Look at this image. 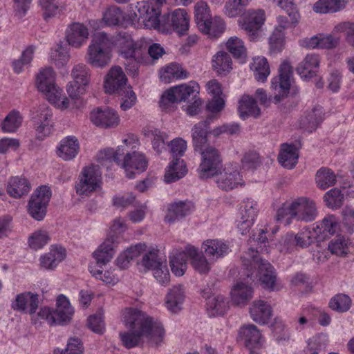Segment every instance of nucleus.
Wrapping results in <instances>:
<instances>
[{
	"label": "nucleus",
	"mask_w": 354,
	"mask_h": 354,
	"mask_svg": "<svg viewBox=\"0 0 354 354\" xmlns=\"http://www.w3.org/2000/svg\"><path fill=\"white\" fill-rule=\"evenodd\" d=\"M80 143L78 139L73 136L63 138L57 147L56 153L58 157L65 161L73 160L79 153Z\"/></svg>",
	"instance_id": "nucleus-27"
},
{
	"label": "nucleus",
	"mask_w": 354,
	"mask_h": 354,
	"mask_svg": "<svg viewBox=\"0 0 354 354\" xmlns=\"http://www.w3.org/2000/svg\"><path fill=\"white\" fill-rule=\"evenodd\" d=\"M189 77V73L181 65L171 63L162 67L159 71V77L161 82L167 84L175 80H184Z\"/></svg>",
	"instance_id": "nucleus-35"
},
{
	"label": "nucleus",
	"mask_w": 354,
	"mask_h": 354,
	"mask_svg": "<svg viewBox=\"0 0 354 354\" xmlns=\"http://www.w3.org/2000/svg\"><path fill=\"white\" fill-rule=\"evenodd\" d=\"M242 261L248 269L257 268V277L263 288L274 290L276 276L273 272V268L266 260L258 258V251L249 248L241 257Z\"/></svg>",
	"instance_id": "nucleus-7"
},
{
	"label": "nucleus",
	"mask_w": 354,
	"mask_h": 354,
	"mask_svg": "<svg viewBox=\"0 0 354 354\" xmlns=\"http://www.w3.org/2000/svg\"><path fill=\"white\" fill-rule=\"evenodd\" d=\"M50 196V189L46 185L40 186L32 194L28 203V211L34 219L37 221L44 219Z\"/></svg>",
	"instance_id": "nucleus-15"
},
{
	"label": "nucleus",
	"mask_w": 354,
	"mask_h": 354,
	"mask_svg": "<svg viewBox=\"0 0 354 354\" xmlns=\"http://www.w3.org/2000/svg\"><path fill=\"white\" fill-rule=\"evenodd\" d=\"M112 58V49L110 46H88L86 61L91 66L104 68Z\"/></svg>",
	"instance_id": "nucleus-21"
},
{
	"label": "nucleus",
	"mask_w": 354,
	"mask_h": 354,
	"mask_svg": "<svg viewBox=\"0 0 354 354\" xmlns=\"http://www.w3.org/2000/svg\"><path fill=\"white\" fill-rule=\"evenodd\" d=\"M22 118L16 111H11L3 120L1 128L6 133H14L21 126Z\"/></svg>",
	"instance_id": "nucleus-57"
},
{
	"label": "nucleus",
	"mask_w": 354,
	"mask_h": 354,
	"mask_svg": "<svg viewBox=\"0 0 354 354\" xmlns=\"http://www.w3.org/2000/svg\"><path fill=\"white\" fill-rule=\"evenodd\" d=\"M73 81L67 86L71 98H77L86 91L90 82V69L84 64L75 65L71 71Z\"/></svg>",
	"instance_id": "nucleus-16"
},
{
	"label": "nucleus",
	"mask_w": 354,
	"mask_h": 354,
	"mask_svg": "<svg viewBox=\"0 0 354 354\" xmlns=\"http://www.w3.org/2000/svg\"><path fill=\"white\" fill-rule=\"evenodd\" d=\"M324 199L328 207L337 209L343 204L344 194L339 189L334 188L324 194Z\"/></svg>",
	"instance_id": "nucleus-61"
},
{
	"label": "nucleus",
	"mask_w": 354,
	"mask_h": 354,
	"mask_svg": "<svg viewBox=\"0 0 354 354\" xmlns=\"http://www.w3.org/2000/svg\"><path fill=\"white\" fill-rule=\"evenodd\" d=\"M213 118V116H209L206 120L196 123L193 127L192 138L194 150H201V147L208 145L207 136L212 134V130L210 129V124Z\"/></svg>",
	"instance_id": "nucleus-24"
},
{
	"label": "nucleus",
	"mask_w": 354,
	"mask_h": 354,
	"mask_svg": "<svg viewBox=\"0 0 354 354\" xmlns=\"http://www.w3.org/2000/svg\"><path fill=\"white\" fill-rule=\"evenodd\" d=\"M165 260V257L159 256L158 250L151 249L147 251L143 255L140 263L145 270H152L160 264L161 265Z\"/></svg>",
	"instance_id": "nucleus-56"
},
{
	"label": "nucleus",
	"mask_w": 354,
	"mask_h": 354,
	"mask_svg": "<svg viewBox=\"0 0 354 354\" xmlns=\"http://www.w3.org/2000/svg\"><path fill=\"white\" fill-rule=\"evenodd\" d=\"M298 150L293 145L283 144L278 156L279 163L285 168L292 169L297 163Z\"/></svg>",
	"instance_id": "nucleus-41"
},
{
	"label": "nucleus",
	"mask_w": 354,
	"mask_h": 354,
	"mask_svg": "<svg viewBox=\"0 0 354 354\" xmlns=\"http://www.w3.org/2000/svg\"><path fill=\"white\" fill-rule=\"evenodd\" d=\"M257 213L258 208L256 201L248 198L241 203L240 207V217L254 221Z\"/></svg>",
	"instance_id": "nucleus-60"
},
{
	"label": "nucleus",
	"mask_w": 354,
	"mask_h": 354,
	"mask_svg": "<svg viewBox=\"0 0 354 354\" xmlns=\"http://www.w3.org/2000/svg\"><path fill=\"white\" fill-rule=\"evenodd\" d=\"M39 306V295L32 292L18 294L12 301L11 308L22 313L34 315Z\"/></svg>",
	"instance_id": "nucleus-22"
},
{
	"label": "nucleus",
	"mask_w": 354,
	"mask_h": 354,
	"mask_svg": "<svg viewBox=\"0 0 354 354\" xmlns=\"http://www.w3.org/2000/svg\"><path fill=\"white\" fill-rule=\"evenodd\" d=\"M198 93L199 86L194 82L174 86L161 95L160 106L164 111H169L174 104L181 102H189L198 98Z\"/></svg>",
	"instance_id": "nucleus-6"
},
{
	"label": "nucleus",
	"mask_w": 354,
	"mask_h": 354,
	"mask_svg": "<svg viewBox=\"0 0 354 354\" xmlns=\"http://www.w3.org/2000/svg\"><path fill=\"white\" fill-rule=\"evenodd\" d=\"M317 216L315 203L308 198L301 197L289 205H284L278 209L276 219L278 222L288 225L292 219L310 222Z\"/></svg>",
	"instance_id": "nucleus-2"
},
{
	"label": "nucleus",
	"mask_w": 354,
	"mask_h": 354,
	"mask_svg": "<svg viewBox=\"0 0 354 354\" xmlns=\"http://www.w3.org/2000/svg\"><path fill=\"white\" fill-rule=\"evenodd\" d=\"M127 78L120 66L111 68L105 76L104 88L106 93H121L126 89Z\"/></svg>",
	"instance_id": "nucleus-19"
},
{
	"label": "nucleus",
	"mask_w": 354,
	"mask_h": 354,
	"mask_svg": "<svg viewBox=\"0 0 354 354\" xmlns=\"http://www.w3.org/2000/svg\"><path fill=\"white\" fill-rule=\"evenodd\" d=\"M218 174L220 175L216 180V183L223 190L230 191L243 184V180L237 169L225 168L223 172L221 171Z\"/></svg>",
	"instance_id": "nucleus-29"
},
{
	"label": "nucleus",
	"mask_w": 354,
	"mask_h": 354,
	"mask_svg": "<svg viewBox=\"0 0 354 354\" xmlns=\"http://www.w3.org/2000/svg\"><path fill=\"white\" fill-rule=\"evenodd\" d=\"M229 308L227 299L223 295L208 298L207 310L209 316L223 315Z\"/></svg>",
	"instance_id": "nucleus-50"
},
{
	"label": "nucleus",
	"mask_w": 354,
	"mask_h": 354,
	"mask_svg": "<svg viewBox=\"0 0 354 354\" xmlns=\"http://www.w3.org/2000/svg\"><path fill=\"white\" fill-rule=\"evenodd\" d=\"M315 181L317 187L324 190L335 184L336 175L332 169L328 167H322L316 173Z\"/></svg>",
	"instance_id": "nucleus-53"
},
{
	"label": "nucleus",
	"mask_w": 354,
	"mask_h": 354,
	"mask_svg": "<svg viewBox=\"0 0 354 354\" xmlns=\"http://www.w3.org/2000/svg\"><path fill=\"white\" fill-rule=\"evenodd\" d=\"M124 143L125 144V146H124V152H127L120 158L119 166L124 169L126 176L129 178H131L134 177V171L140 173L146 170L148 161L143 153L135 150L136 145L131 147L129 146L131 143V140L125 139Z\"/></svg>",
	"instance_id": "nucleus-10"
},
{
	"label": "nucleus",
	"mask_w": 354,
	"mask_h": 354,
	"mask_svg": "<svg viewBox=\"0 0 354 354\" xmlns=\"http://www.w3.org/2000/svg\"><path fill=\"white\" fill-rule=\"evenodd\" d=\"M153 275L157 281L162 286H166L170 281V274L166 263V261L152 270Z\"/></svg>",
	"instance_id": "nucleus-64"
},
{
	"label": "nucleus",
	"mask_w": 354,
	"mask_h": 354,
	"mask_svg": "<svg viewBox=\"0 0 354 354\" xmlns=\"http://www.w3.org/2000/svg\"><path fill=\"white\" fill-rule=\"evenodd\" d=\"M49 56L50 60L58 68L64 66L71 57L68 46H55L51 48Z\"/></svg>",
	"instance_id": "nucleus-54"
},
{
	"label": "nucleus",
	"mask_w": 354,
	"mask_h": 354,
	"mask_svg": "<svg viewBox=\"0 0 354 354\" xmlns=\"http://www.w3.org/2000/svg\"><path fill=\"white\" fill-rule=\"evenodd\" d=\"M314 226H319L317 230L319 235V241H322L328 235L333 234L336 232L338 227V223L333 215H328L322 222H317L313 224Z\"/></svg>",
	"instance_id": "nucleus-52"
},
{
	"label": "nucleus",
	"mask_w": 354,
	"mask_h": 354,
	"mask_svg": "<svg viewBox=\"0 0 354 354\" xmlns=\"http://www.w3.org/2000/svg\"><path fill=\"white\" fill-rule=\"evenodd\" d=\"M265 21V12L263 10H248L243 14L239 23L246 32L250 42H257L260 37V30Z\"/></svg>",
	"instance_id": "nucleus-14"
},
{
	"label": "nucleus",
	"mask_w": 354,
	"mask_h": 354,
	"mask_svg": "<svg viewBox=\"0 0 354 354\" xmlns=\"http://www.w3.org/2000/svg\"><path fill=\"white\" fill-rule=\"evenodd\" d=\"M344 0H319L313 6L314 12L319 14L334 13L345 7Z\"/></svg>",
	"instance_id": "nucleus-48"
},
{
	"label": "nucleus",
	"mask_w": 354,
	"mask_h": 354,
	"mask_svg": "<svg viewBox=\"0 0 354 354\" xmlns=\"http://www.w3.org/2000/svg\"><path fill=\"white\" fill-rule=\"evenodd\" d=\"M185 162L180 158H174L166 169L165 181L167 183H174L182 178L187 174Z\"/></svg>",
	"instance_id": "nucleus-42"
},
{
	"label": "nucleus",
	"mask_w": 354,
	"mask_h": 354,
	"mask_svg": "<svg viewBox=\"0 0 354 354\" xmlns=\"http://www.w3.org/2000/svg\"><path fill=\"white\" fill-rule=\"evenodd\" d=\"M146 244L142 243L130 247L117 258V266L120 268H126L131 261L138 257L142 252L146 251Z\"/></svg>",
	"instance_id": "nucleus-47"
},
{
	"label": "nucleus",
	"mask_w": 354,
	"mask_h": 354,
	"mask_svg": "<svg viewBox=\"0 0 354 354\" xmlns=\"http://www.w3.org/2000/svg\"><path fill=\"white\" fill-rule=\"evenodd\" d=\"M49 241V236L46 231L38 230L29 238L28 243L31 248L38 250L43 248Z\"/></svg>",
	"instance_id": "nucleus-63"
},
{
	"label": "nucleus",
	"mask_w": 354,
	"mask_h": 354,
	"mask_svg": "<svg viewBox=\"0 0 354 354\" xmlns=\"http://www.w3.org/2000/svg\"><path fill=\"white\" fill-rule=\"evenodd\" d=\"M118 52L123 58L129 60L125 64L126 69L133 77L138 75V63H147L146 49L143 46H120Z\"/></svg>",
	"instance_id": "nucleus-18"
},
{
	"label": "nucleus",
	"mask_w": 354,
	"mask_h": 354,
	"mask_svg": "<svg viewBox=\"0 0 354 354\" xmlns=\"http://www.w3.org/2000/svg\"><path fill=\"white\" fill-rule=\"evenodd\" d=\"M351 305V298L344 294L336 295L329 302V306L330 308L340 313L348 311Z\"/></svg>",
	"instance_id": "nucleus-58"
},
{
	"label": "nucleus",
	"mask_w": 354,
	"mask_h": 354,
	"mask_svg": "<svg viewBox=\"0 0 354 354\" xmlns=\"http://www.w3.org/2000/svg\"><path fill=\"white\" fill-rule=\"evenodd\" d=\"M319 67L318 55L309 54L297 67V72L302 79L308 80L315 76Z\"/></svg>",
	"instance_id": "nucleus-33"
},
{
	"label": "nucleus",
	"mask_w": 354,
	"mask_h": 354,
	"mask_svg": "<svg viewBox=\"0 0 354 354\" xmlns=\"http://www.w3.org/2000/svg\"><path fill=\"white\" fill-rule=\"evenodd\" d=\"M52 115L51 110L46 105H42L40 106L37 113L32 117L36 138L39 140H43L52 133Z\"/></svg>",
	"instance_id": "nucleus-20"
},
{
	"label": "nucleus",
	"mask_w": 354,
	"mask_h": 354,
	"mask_svg": "<svg viewBox=\"0 0 354 354\" xmlns=\"http://www.w3.org/2000/svg\"><path fill=\"white\" fill-rule=\"evenodd\" d=\"M319 226H308L303 228L299 232L295 234V244L297 246L304 248L310 245L315 240L319 241L317 230Z\"/></svg>",
	"instance_id": "nucleus-44"
},
{
	"label": "nucleus",
	"mask_w": 354,
	"mask_h": 354,
	"mask_svg": "<svg viewBox=\"0 0 354 354\" xmlns=\"http://www.w3.org/2000/svg\"><path fill=\"white\" fill-rule=\"evenodd\" d=\"M323 120L322 107H315L308 112L301 120L302 127L309 132L315 131Z\"/></svg>",
	"instance_id": "nucleus-49"
},
{
	"label": "nucleus",
	"mask_w": 354,
	"mask_h": 354,
	"mask_svg": "<svg viewBox=\"0 0 354 354\" xmlns=\"http://www.w3.org/2000/svg\"><path fill=\"white\" fill-rule=\"evenodd\" d=\"M102 174L98 166L91 165L83 169L79 182L75 185L76 192L79 195H88L100 187Z\"/></svg>",
	"instance_id": "nucleus-17"
},
{
	"label": "nucleus",
	"mask_w": 354,
	"mask_h": 354,
	"mask_svg": "<svg viewBox=\"0 0 354 354\" xmlns=\"http://www.w3.org/2000/svg\"><path fill=\"white\" fill-rule=\"evenodd\" d=\"M124 146L118 147L116 150L113 149H106L100 151L97 155V160L102 166L109 168L112 162H116L119 166L120 158L124 154Z\"/></svg>",
	"instance_id": "nucleus-45"
},
{
	"label": "nucleus",
	"mask_w": 354,
	"mask_h": 354,
	"mask_svg": "<svg viewBox=\"0 0 354 354\" xmlns=\"http://www.w3.org/2000/svg\"><path fill=\"white\" fill-rule=\"evenodd\" d=\"M65 34L68 44H82L86 42L89 35L88 28L81 23L69 25Z\"/></svg>",
	"instance_id": "nucleus-34"
},
{
	"label": "nucleus",
	"mask_w": 354,
	"mask_h": 354,
	"mask_svg": "<svg viewBox=\"0 0 354 354\" xmlns=\"http://www.w3.org/2000/svg\"><path fill=\"white\" fill-rule=\"evenodd\" d=\"M91 120L93 124L103 128H113L118 125L120 118L115 111L106 108L97 109L91 113Z\"/></svg>",
	"instance_id": "nucleus-25"
},
{
	"label": "nucleus",
	"mask_w": 354,
	"mask_h": 354,
	"mask_svg": "<svg viewBox=\"0 0 354 354\" xmlns=\"http://www.w3.org/2000/svg\"><path fill=\"white\" fill-rule=\"evenodd\" d=\"M187 256L186 250L170 257L169 263L172 272L176 276H183L187 268Z\"/></svg>",
	"instance_id": "nucleus-55"
},
{
	"label": "nucleus",
	"mask_w": 354,
	"mask_h": 354,
	"mask_svg": "<svg viewBox=\"0 0 354 354\" xmlns=\"http://www.w3.org/2000/svg\"><path fill=\"white\" fill-rule=\"evenodd\" d=\"M74 310L68 299L64 295H59L57 299V308L52 310L48 307H44L38 312V316L46 319L50 324H64L68 322Z\"/></svg>",
	"instance_id": "nucleus-11"
},
{
	"label": "nucleus",
	"mask_w": 354,
	"mask_h": 354,
	"mask_svg": "<svg viewBox=\"0 0 354 354\" xmlns=\"http://www.w3.org/2000/svg\"><path fill=\"white\" fill-rule=\"evenodd\" d=\"M66 250L62 247H55L50 252L40 257V266L46 270H53L64 259Z\"/></svg>",
	"instance_id": "nucleus-40"
},
{
	"label": "nucleus",
	"mask_w": 354,
	"mask_h": 354,
	"mask_svg": "<svg viewBox=\"0 0 354 354\" xmlns=\"http://www.w3.org/2000/svg\"><path fill=\"white\" fill-rule=\"evenodd\" d=\"M292 66L288 62H283L279 69V76L274 77L271 82L273 100L275 103L281 102L290 91Z\"/></svg>",
	"instance_id": "nucleus-13"
},
{
	"label": "nucleus",
	"mask_w": 354,
	"mask_h": 354,
	"mask_svg": "<svg viewBox=\"0 0 354 354\" xmlns=\"http://www.w3.org/2000/svg\"><path fill=\"white\" fill-rule=\"evenodd\" d=\"M166 0H147L138 2L136 10H131L128 14V21L133 26L143 24L151 28H159L161 20L160 8Z\"/></svg>",
	"instance_id": "nucleus-3"
},
{
	"label": "nucleus",
	"mask_w": 354,
	"mask_h": 354,
	"mask_svg": "<svg viewBox=\"0 0 354 354\" xmlns=\"http://www.w3.org/2000/svg\"><path fill=\"white\" fill-rule=\"evenodd\" d=\"M203 248L206 255L209 257L210 261H215L223 257L230 252L229 245L223 241L218 239L205 241L203 244Z\"/></svg>",
	"instance_id": "nucleus-36"
},
{
	"label": "nucleus",
	"mask_w": 354,
	"mask_h": 354,
	"mask_svg": "<svg viewBox=\"0 0 354 354\" xmlns=\"http://www.w3.org/2000/svg\"><path fill=\"white\" fill-rule=\"evenodd\" d=\"M239 336L245 346L250 349L261 346L264 341L261 331L254 324L241 326L239 331Z\"/></svg>",
	"instance_id": "nucleus-26"
},
{
	"label": "nucleus",
	"mask_w": 354,
	"mask_h": 354,
	"mask_svg": "<svg viewBox=\"0 0 354 354\" xmlns=\"http://www.w3.org/2000/svg\"><path fill=\"white\" fill-rule=\"evenodd\" d=\"M55 73L51 67L40 70L36 77L37 89L55 106L64 109L69 104L67 97H63V91L55 84Z\"/></svg>",
	"instance_id": "nucleus-4"
},
{
	"label": "nucleus",
	"mask_w": 354,
	"mask_h": 354,
	"mask_svg": "<svg viewBox=\"0 0 354 354\" xmlns=\"http://www.w3.org/2000/svg\"><path fill=\"white\" fill-rule=\"evenodd\" d=\"M195 150L201 155V162L198 169L201 178H208L216 176L223 168V160L218 150L209 145Z\"/></svg>",
	"instance_id": "nucleus-9"
},
{
	"label": "nucleus",
	"mask_w": 354,
	"mask_h": 354,
	"mask_svg": "<svg viewBox=\"0 0 354 354\" xmlns=\"http://www.w3.org/2000/svg\"><path fill=\"white\" fill-rule=\"evenodd\" d=\"M115 235H109L93 252V256L95 263H91L89 266H96V268H102V266L109 262L115 253Z\"/></svg>",
	"instance_id": "nucleus-23"
},
{
	"label": "nucleus",
	"mask_w": 354,
	"mask_h": 354,
	"mask_svg": "<svg viewBox=\"0 0 354 354\" xmlns=\"http://www.w3.org/2000/svg\"><path fill=\"white\" fill-rule=\"evenodd\" d=\"M194 205L189 201H178L169 205L165 217L166 223H172L192 213Z\"/></svg>",
	"instance_id": "nucleus-28"
},
{
	"label": "nucleus",
	"mask_w": 354,
	"mask_h": 354,
	"mask_svg": "<svg viewBox=\"0 0 354 354\" xmlns=\"http://www.w3.org/2000/svg\"><path fill=\"white\" fill-rule=\"evenodd\" d=\"M232 303L239 306L247 305L253 296V289L251 286L240 282L234 285L231 290Z\"/></svg>",
	"instance_id": "nucleus-38"
},
{
	"label": "nucleus",
	"mask_w": 354,
	"mask_h": 354,
	"mask_svg": "<svg viewBox=\"0 0 354 354\" xmlns=\"http://www.w3.org/2000/svg\"><path fill=\"white\" fill-rule=\"evenodd\" d=\"M239 111L243 119L249 116L257 118L261 112L255 100L249 95H243L239 100Z\"/></svg>",
	"instance_id": "nucleus-46"
},
{
	"label": "nucleus",
	"mask_w": 354,
	"mask_h": 354,
	"mask_svg": "<svg viewBox=\"0 0 354 354\" xmlns=\"http://www.w3.org/2000/svg\"><path fill=\"white\" fill-rule=\"evenodd\" d=\"M187 256L191 259V264L196 271L200 274H207L211 268L212 261H209L196 248L192 245L186 247Z\"/></svg>",
	"instance_id": "nucleus-37"
},
{
	"label": "nucleus",
	"mask_w": 354,
	"mask_h": 354,
	"mask_svg": "<svg viewBox=\"0 0 354 354\" xmlns=\"http://www.w3.org/2000/svg\"><path fill=\"white\" fill-rule=\"evenodd\" d=\"M104 19L110 26L118 25L122 19H126L129 24L128 15L124 16L122 10L118 7L109 8L104 15Z\"/></svg>",
	"instance_id": "nucleus-59"
},
{
	"label": "nucleus",
	"mask_w": 354,
	"mask_h": 354,
	"mask_svg": "<svg viewBox=\"0 0 354 354\" xmlns=\"http://www.w3.org/2000/svg\"><path fill=\"white\" fill-rule=\"evenodd\" d=\"M249 0H228L225 6V13L229 17H235L241 14Z\"/></svg>",
	"instance_id": "nucleus-62"
},
{
	"label": "nucleus",
	"mask_w": 354,
	"mask_h": 354,
	"mask_svg": "<svg viewBox=\"0 0 354 354\" xmlns=\"http://www.w3.org/2000/svg\"><path fill=\"white\" fill-rule=\"evenodd\" d=\"M207 3L200 1L195 6V20L198 29L210 38H217L225 30V23L219 17L212 18Z\"/></svg>",
	"instance_id": "nucleus-5"
},
{
	"label": "nucleus",
	"mask_w": 354,
	"mask_h": 354,
	"mask_svg": "<svg viewBox=\"0 0 354 354\" xmlns=\"http://www.w3.org/2000/svg\"><path fill=\"white\" fill-rule=\"evenodd\" d=\"M250 68L254 72L255 79L261 82H264L270 73L269 64L264 57L254 58Z\"/></svg>",
	"instance_id": "nucleus-51"
},
{
	"label": "nucleus",
	"mask_w": 354,
	"mask_h": 354,
	"mask_svg": "<svg viewBox=\"0 0 354 354\" xmlns=\"http://www.w3.org/2000/svg\"><path fill=\"white\" fill-rule=\"evenodd\" d=\"M212 63L214 71L218 76H226L232 70V61L227 52H218L213 56Z\"/></svg>",
	"instance_id": "nucleus-39"
},
{
	"label": "nucleus",
	"mask_w": 354,
	"mask_h": 354,
	"mask_svg": "<svg viewBox=\"0 0 354 354\" xmlns=\"http://www.w3.org/2000/svg\"><path fill=\"white\" fill-rule=\"evenodd\" d=\"M91 44H135L132 37L127 32L121 31L116 35L109 37L100 31L93 35Z\"/></svg>",
	"instance_id": "nucleus-31"
},
{
	"label": "nucleus",
	"mask_w": 354,
	"mask_h": 354,
	"mask_svg": "<svg viewBox=\"0 0 354 354\" xmlns=\"http://www.w3.org/2000/svg\"><path fill=\"white\" fill-rule=\"evenodd\" d=\"M270 305L263 300L254 301L250 307V315L256 323L264 325L269 322L272 317Z\"/></svg>",
	"instance_id": "nucleus-30"
},
{
	"label": "nucleus",
	"mask_w": 354,
	"mask_h": 354,
	"mask_svg": "<svg viewBox=\"0 0 354 354\" xmlns=\"http://www.w3.org/2000/svg\"><path fill=\"white\" fill-rule=\"evenodd\" d=\"M346 32V41L354 44V23L340 22L337 24L330 34H319L310 38H305L301 44H339L341 42L339 33Z\"/></svg>",
	"instance_id": "nucleus-8"
},
{
	"label": "nucleus",
	"mask_w": 354,
	"mask_h": 354,
	"mask_svg": "<svg viewBox=\"0 0 354 354\" xmlns=\"http://www.w3.org/2000/svg\"><path fill=\"white\" fill-rule=\"evenodd\" d=\"M185 299V292L181 285L173 286L168 291L166 296V305L167 308L177 313L181 309V306Z\"/></svg>",
	"instance_id": "nucleus-43"
},
{
	"label": "nucleus",
	"mask_w": 354,
	"mask_h": 354,
	"mask_svg": "<svg viewBox=\"0 0 354 354\" xmlns=\"http://www.w3.org/2000/svg\"><path fill=\"white\" fill-rule=\"evenodd\" d=\"M31 185L28 180L22 176L11 177L6 186L8 194L14 198H21L30 191Z\"/></svg>",
	"instance_id": "nucleus-32"
},
{
	"label": "nucleus",
	"mask_w": 354,
	"mask_h": 354,
	"mask_svg": "<svg viewBox=\"0 0 354 354\" xmlns=\"http://www.w3.org/2000/svg\"><path fill=\"white\" fill-rule=\"evenodd\" d=\"M123 318L124 325L129 330L120 333V338L124 347L131 348L138 346L142 337L156 346L162 342L165 337L162 325L154 322L145 313L136 308H127Z\"/></svg>",
	"instance_id": "nucleus-1"
},
{
	"label": "nucleus",
	"mask_w": 354,
	"mask_h": 354,
	"mask_svg": "<svg viewBox=\"0 0 354 354\" xmlns=\"http://www.w3.org/2000/svg\"><path fill=\"white\" fill-rule=\"evenodd\" d=\"M189 22V18L186 10L179 8L161 17L158 30L165 33L174 30L180 37L185 35L187 32Z\"/></svg>",
	"instance_id": "nucleus-12"
}]
</instances>
